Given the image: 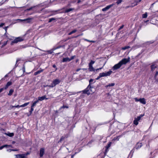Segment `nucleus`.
<instances>
[{"label":"nucleus","mask_w":158,"mask_h":158,"mask_svg":"<svg viewBox=\"0 0 158 158\" xmlns=\"http://www.w3.org/2000/svg\"><path fill=\"white\" fill-rule=\"evenodd\" d=\"M130 60V58H124L121 60L118 63L115 64L113 67L114 70H116L119 68L123 64H125Z\"/></svg>","instance_id":"f257e3e1"},{"label":"nucleus","mask_w":158,"mask_h":158,"mask_svg":"<svg viewBox=\"0 0 158 158\" xmlns=\"http://www.w3.org/2000/svg\"><path fill=\"white\" fill-rule=\"evenodd\" d=\"M93 89V87H92L90 85H89L86 89L82 91V92L83 94H86L87 95H89L94 92V91L92 90Z\"/></svg>","instance_id":"f03ea898"},{"label":"nucleus","mask_w":158,"mask_h":158,"mask_svg":"<svg viewBox=\"0 0 158 158\" xmlns=\"http://www.w3.org/2000/svg\"><path fill=\"white\" fill-rule=\"evenodd\" d=\"M60 82V81L58 79L54 80L51 85H49L50 87L52 88L55 86L59 84Z\"/></svg>","instance_id":"7ed1b4c3"},{"label":"nucleus","mask_w":158,"mask_h":158,"mask_svg":"<svg viewBox=\"0 0 158 158\" xmlns=\"http://www.w3.org/2000/svg\"><path fill=\"white\" fill-rule=\"evenodd\" d=\"M23 39L21 37H18L16 38L14 40L12 41L11 44L13 45L14 44H16L18 42L23 41Z\"/></svg>","instance_id":"20e7f679"},{"label":"nucleus","mask_w":158,"mask_h":158,"mask_svg":"<svg viewBox=\"0 0 158 158\" xmlns=\"http://www.w3.org/2000/svg\"><path fill=\"white\" fill-rule=\"evenodd\" d=\"M135 102H139L143 104H145L146 103L145 99L144 98H140L138 99L137 98H135Z\"/></svg>","instance_id":"39448f33"},{"label":"nucleus","mask_w":158,"mask_h":158,"mask_svg":"<svg viewBox=\"0 0 158 158\" xmlns=\"http://www.w3.org/2000/svg\"><path fill=\"white\" fill-rule=\"evenodd\" d=\"M112 73V71L111 70H110L107 72H105L100 73V74L101 75V76L102 77H107V76H109Z\"/></svg>","instance_id":"423d86ee"},{"label":"nucleus","mask_w":158,"mask_h":158,"mask_svg":"<svg viewBox=\"0 0 158 158\" xmlns=\"http://www.w3.org/2000/svg\"><path fill=\"white\" fill-rule=\"evenodd\" d=\"M114 5V4H112L106 6V7H105L104 8H103L102 9V10L103 11H105L106 10H109L110 8L112 7V6H113Z\"/></svg>","instance_id":"0eeeda50"},{"label":"nucleus","mask_w":158,"mask_h":158,"mask_svg":"<svg viewBox=\"0 0 158 158\" xmlns=\"http://www.w3.org/2000/svg\"><path fill=\"white\" fill-rule=\"evenodd\" d=\"M33 19L32 18H28L27 19H19V20H20L21 21H26L27 23H30L31 22V20Z\"/></svg>","instance_id":"6e6552de"},{"label":"nucleus","mask_w":158,"mask_h":158,"mask_svg":"<svg viewBox=\"0 0 158 158\" xmlns=\"http://www.w3.org/2000/svg\"><path fill=\"white\" fill-rule=\"evenodd\" d=\"M44 153V149L42 148L40 149V157H42Z\"/></svg>","instance_id":"1a4fd4ad"},{"label":"nucleus","mask_w":158,"mask_h":158,"mask_svg":"<svg viewBox=\"0 0 158 158\" xmlns=\"http://www.w3.org/2000/svg\"><path fill=\"white\" fill-rule=\"evenodd\" d=\"M15 156L17 158H23L25 156V154H24L16 155Z\"/></svg>","instance_id":"9d476101"},{"label":"nucleus","mask_w":158,"mask_h":158,"mask_svg":"<svg viewBox=\"0 0 158 158\" xmlns=\"http://www.w3.org/2000/svg\"><path fill=\"white\" fill-rule=\"evenodd\" d=\"M157 67V65L155 64H152L151 66V70L152 71L154 70Z\"/></svg>","instance_id":"9b49d317"},{"label":"nucleus","mask_w":158,"mask_h":158,"mask_svg":"<svg viewBox=\"0 0 158 158\" xmlns=\"http://www.w3.org/2000/svg\"><path fill=\"white\" fill-rule=\"evenodd\" d=\"M12 85V82L11 81H9L8 82L6 86H5V87L4 88L5 89H6L9 86L11 85Z\"/></svg>","instance_id":"f8f14e48"},{"label":"nucleus","mask_w":158,"mask_h":158,"mask_svg":"<svg viewBox=\"0 0 158 158\" xmlns=\"http://www.w3.org/2000/svg\"><path fill=\"white\" fill-rule=\"evenodd\" d=\"M71 61V60L70 59L69 57H66L63 58L62 61L63 62H69Z\"/></svg>","instance_id":"ddd939ff"},{"label":"nucleus","mask_w":158,"mask_h":158,"mask_svg":"<svg viewBox=\"0 0 158 158\" xmlns=\"http://www.w3.org/2000/svg\"><path fill=\"white\" fill-rule=\"evenodd\" d=\"M111 143L110 142L108 145L106 146V149H105V152H107L108 151V148H110V147L111 146Z\"/></svg>","instance_id":"4468645a"},{"label":"nucleus","mask_w":158,"mask_h":158,"mask_svg":"<svg viewBox=\"0 0 158 158\" xmlns=\"http://www.w3.org/2000/svg\"><path fill=\"white\" fill-rule=\"evenodd\" d=\"M39 100L40 101H41L43 100H44L45 99L46 100H48V98H46L45 96H44L41 97H39L38 98Z\"/></svg>","instance_id":"2eb2a0df"},{"label":"nucleus","mask_w":158,"mask_h":158,"mask_svg":"<svg viewBox=\"0 0 158 158\" xmlns=\"http://www.w3.org/2000/svg\"><path fill=\"white\" fill-rule=\"evenodd\" d=\"M142 146V143H137L135 148L136 149H139Z\"/></svg>","instance_id":"dca6fc26"},{"label":"nucleus","mask_w":158,"mask_h":158,"mask_svg":"<svg viewBox=\"0 0 158 158\" xmlns=\"http://www.w3.org/2000/svg\"><path fill=\"white\" fill-rule=\"evenodd\" d=\"M89 69L90 71H95V69L93 68L92 65H89Z\"/></svg>","instance_id":"f3484780"},{"label":"nucleus","mask_w":158,"mask_h":158,"mask_svg":"<svg viewBox=\"0 0 158 158\" xmlns=\"http://www.w3.org/2000/svg\"><path fill=\"white\" fill-rule=\"evenodd\" d=\"M68 137V136H66V135L65 136H62L61 137L59 141L58 142V143H61L62 141L64 140L65 138L66 137L67 138Z\"/></svg>","instance_id":"a211bd4d"},{"label":"nucleus","mask_w":158,"mask_h":158,"mask_svg":"<svg viewBox=\"0 0 158 158\" xmlns=\"http://www.w3.org/2000/svg\"><path fill=\"white\" fill-rule=\"evenodd\" d=\"M43 69H41L40 70H38L34 73V75L36 76L43 72Z\"/></svg>","instance_id":"6ab92c4d"},{"label":"nucleus","mask_w":158,"mask_h":158,"mask_svg":"<svg viewBox=\"0 0 158 158\" xmlns=\"http://www.w3.org/2000/svg\"><path fill=\"white\" fill-rule=\"evenodd\" d=\"M74 10V8H69V9H66L65 11V13H68L69 12H70L71 11H72V10Z\"/></svg>","instance_id":"aec40b11"},{"label":"nucleus","mask_w":158,"mask_h":158,"mask_svg":"<svg viewBox=\"0 0 158 158\" xmlns=\"http://www.w3.org/2000/svg\"><path fill=\"white\" fill-rule=\"evenodd\" d=\"M14 90L13 89H10L9 91V93L8 95L9 96H11Z\"/></svg>","instance_id":"412c9836"},{"label":"nucleus","mask_w":158,"mask_h":158,"mask_svg":"<svg viewBox=\"0 0 158 158\" xmlns=\"http://www.w3.org/2000/svg\"><path fill=\"white\" fill-rule=\"evenodd\" d=\"M77 30H76V29H74V30H73V31H71V32H69V34H68V35H71V34L76 32L77 31Z\"/></svg>","instance_id":"4be33fe9"},{"label":"nucleus","mask_w":158,"mask_h":158,"mask_svg":"<svg viewBox=\"0 0 158 158\" xmlns=\"http://www.w3.org/2000/svg\"><path fill=\"white\" fill-rule=\"evenodd\" d=\"M11 146L10 145H3V146L0 147V150H1L2 149H3V148H4V147H10Z\"/></svg>","instance_id":"5701e85b"},{"label":"nucleus","mask_w":158,"mask_h":158,"mask_svg":"<svg viewBox=\"0 0 158 158\" xmlns=\"http://www.w3.org/2000/svg\"><path fill=\"white\" fill-rule=\"evenodd\" d=\"M148 16L147 13L146 12L145 14L142 15V18H146Z\"/></svg>","instance_id":"b1692460"},{"label":"nucleus","mask_w":158,"mask_h":158,"mask_svg":"<svg viewBox=\"0 0 158 158\" xmlns=\"http://www.w3.org/2000/svg\"><path fill=\"white\" fill-rule=\"evenodd\" d=\"M115 85V84L114 83H111V84H110L108 85H107L106 86V87H110V86H113Z\"/></svg>","instance_id":"393cba45"},{"label":"nucleus","mask_w":158,"mask_h":158,"mask_svg":"<svg viewBox=\"0 0 158 158\" xmlns=\"http://www.w3.org/2000/svg\"><path fill=\"white\" fill-rule=\"evenodd\" d=\"M29 104V102L26 103L24 104H23L21 105L20 107H23L26 106H27V105H28Z\"/></svg>","instance_id":"a878e982"},{"label":"nucleus","mask_w":158,"mask_h":158,"mask_svg":"<svg viewBox=\"0 0 158 158\" xmlns=\"http://www.w3.org/2000/svg\"><path fill=\"white\" fill-rule=\"evenodd\" d=\"M134 124L136 125H137L138 124V121L135 118V119L133 121Z\"/></svg>","instance_id":"bb28decb"},{"label":"nucleus","mask_w":158,"mask_h":158,"mask_svg":"<svg viewBox=\"0 0 158 158\" xmlns=\"http://www.w3.org/2000/svg\"><path fill=\"white\" fill-rule=\"evenodd\" d=\"M130 48V47L129 46H126L125 47H123L122 48V49L123 50H125L126 49H128Z\"/></svg>","instance_id":"cd10ccee"},{"label":"nucleus","mask_w":158,"mask_h":158,"mask_svg":"<svg viewBox=\"0 0 158 158\" xmlns=\"http://www.w3.org/2000/svg\"><path fill=\"white\" fill-rule=\"evenodd\" d=\"M7 135L10 137H12L14 135V134L13 133H9L7 134Z\"/></svg>","instance_id":"c85d7f7f"},{"label":"nucleus","mask_w":158,"mask_h":158,"mask_svg":"<svg viewBox=\"0 0 158 158\" xmlns=\"http://www.w3.org/2000/svg\"><path fill=\"white\" fill-rule=\"evenodd\" d=\"M33 110H34V109H33V107H32L31 106V110H30V113L29 115H31V114H32V111H33ZM29 116V115H28V116Z\"/></svg>","instance_id":"c756f323"},{"label":"nucleus","mask_w":158,"mask_h":158,"mask_svg":"<svg viewBox=\"0 0 158 158\" xmlns=\"http://www.w3.org/2000/svg\"><path fill=\"white\" fill-rule=\"evenodd\" d=\"M55 20V18H50L49 19L48 22L50 23L51 22H52L53 20Z\"/></svg>","instance_id":"7c9ffc66"},{"label":"nucleus","mask_w":158,"mask_h":158,"mask_svg":"<svg viewBox=\"0 0 158 158\" xmlns=\"http://www.w3.org/2000/svg\"><path fill=\"white\" fill-rule=\"evenodd\" d=\"M94 63L95 61L91 60L90 62L89 63V65H92V64H93Z\"/></svg>","instance_id":"2f4dec72"},{"label":"nucleus","mask_w":158,"mask_h":158,"mask_svg":"<svg viewBox=\"0 0 158 158\" xmlns=\"http://www.w3.org/2000/svg\"><path fill=\"white\" fill-rule=\"evenodd\" d=\"M8 41H5L4 42V44L3 45H2V48L4 46H5L7 44Z\"/></svg>","instance_id":"473e14b6"},{"label":"nucleus","mask_w":158,"mask_h":158,"mask_svg":"<svg viewBox=\"0 0 158 158\" xmlns=\"http://www.w3.org/2000/svg\"><path fill=\"white\" fill-rule=\"evenodd\" d=\"M68 108L69 107H68V106H67L63 105V106H61L60 108L62 109V108Z\"/></svg>","instance_id":"72a5a7b5"},{"label":"nucleus","mask_w":158,"mask_h":158,"mask_svg":"<svg viewBox=\"0 0 158 158\" xmlns=\"http://www.w3.org/2000/svg\"><path fill=\"white\" fill-rule=\"evenodd\" d=\"M94 80V79H91L89 80V85H91V84H92V83L93 81Z\"/></svg>","instance_id":"f704fd0d"},{"label":"nucleus","mask_w":158,"mask_h":158,"mask_svg":"<svg viewBox=\"0 0 158 158\" xmlns=\"http://www.w3.org/2000/svg\"><path fill=\"white\" fill-rule=\"evenodd\" d=\"M122 2V0H118L116 2V3L117 4H119L120 3Z\"/></svg>","instance_id":"c9c22d12"},{"label":"nucleus","mask_w":158,"mask_h":158,"mask_svg":"<svg viewBox=\"0 0 158 158\" xmlns=\"http://www.w3.org/2000/svg\"><path fill=\"white\" fill-rule=\"evenodd\" d=\"M35 7V6H33L31 7L30 8L27 9V11H30V10H31L33 8Z\"/></svg>","instance_id":"e433bc0d"},{"label":"nucleus","mask_w":158,"mask_h":158,"mask_svg":"<svg viewBox=\"0 0 158 158\" xmlns=\"http://www.w3.org/2000/svg\"><path fill=\"white\" fill-rule=\"evenodd\" d=\"M48 53L50 54H52L53 52V51L52 50H48L47 51Z\"/></svg>","instance_id":"4c0bfd02"},{"label":"nucleus","mask_w":158,"mask_h":158,"mask_svg":"<svg viewBox=\"0 0 158 158\" xmlns=\"http://www.w3.org/2000/svg\"><path fill=\"white\" fill-rule=\"evenodd\" d=\"M135 118L138 121L140 120L141 117L138 116L137 118Z\"/></svg>","instance_id":"58836bf2"},{"label":"nucleus","mask_w":158,"mask_h":158,"mask_svg":"<svg viewBox=\"0 0 158 158\" xmlns=\"http://www.w3.org/2000/svg\"><path fill=\"white\" fill-rule=\"evenodd\" d=\"M36 104L34 102V103H33L31 107H34L36 106Z\"/></svg>","instance_id":"ea45409f"},{"label":"nucleus","mask_w":158,"mask_h":158,"mask_svg":"<svg viewBox=\"0 0 158 158\" xmlns=\"http://www.w3.org/2000/svg\"><path fill=\"white\" fill-rule=\"evenodd\" d=\"M101 75L100 73L99 74V75L98 77L96 78V80H98L100 78L102 77L101 76Z\"/></svg>","instance_id":"a19ab883"},{"label":"nucleus","mask_w":158,"mask_h":158,"mask_svg":"<svg viewBox=\"0 0 158 158\" xmlns=\"http://www.w3.org/2000/svg\"><path fill=\"white\" fill-rule=\"evenodd\" d=\"M4 89V88L0 89V93L2 92Z\"/></svg>","instance_id":"79ce46f5"},{"label":"nucleus","mask_w":158,"mask_h":158,"mask_svg":"<svg viewBox=\"0 0 158 158\" xmlns=\"http://www.w3.org/2000/svg\"><path fill=\"white\" fill-rule=\"evenodd\" d=\"M75 56H72L71 57V58H70V59L71 60H73Z\"/></svg>","instance_id":"37998d69"},{"label":"nucleus","mask_w":158,"mask_h":158,"mask_svg":"<svg viewBox=\"0 0 158 158\" xmlns=\"http://www.w3.org/2000/svg\"><path fill=\"white\" fill-rule=\"evenodd\" d=\"M141 1V0H139L136 2V4H135V5H137V3H139Z\"/></svg>","instance_id":"c03bdc74"},{"label":"nucleus","mask_w":158,"mask_h":158,"mask_svg":"<svg viewBox=\"0 0 158 158\" xmlns=\"http://www.w3.org/2000/svg\"><path fill=\"white\" fill-rule=\"evenodd\" d=\"M8 27V26H7L5 27V29L6 31V33H5V34H6V33L7 32V28Z\"/></svg>","instance_id":"a18cd8bd"},{"label":"nucleus","mask_w":158,"mask_h":158,"mask_svg":"<svg viewBox=\"0 0 158 158\" xmlns=\"http://www.w3.org/2000/svg\"><path fill=\"white\" fill-rule=\"evenodd\" d=\"M124 27V25H122L119 28V30H120L121 29H122Z\"/></svg>","instance_id":"49530a36"},{"label":"nucleus","mask_w":158,"mask_h":158,"mask_svg":"<svg viewBox=\"0 0 158 158\" xmlns=\"http://www.w3.org/2000/svg\"><path fill=\"white\" fill-rule=\"evenodd\" d=\"M85 40H86V41H88V42H94V41H90L89 40H88L87 39H85Z\"/></svg>","instance_id":"de8ad7c7"},{"label":"nucleus","mask_w":158,"mask_h":158,"mask_svg":"<svg viewBox=\"0 0 158 158\" xmlns=\"http://www.w3.org/2000/svg\"><path fill=\"white\" fill-rule=\"evenodd\" d=\"M4 25V23H2L1 24H0V27H2Z\"/></svg>","instance_id":"09e8293b"},{"label":"nucleus","mask_w":158,"mask_h":158,"mask_svg":"<svg viewBox=\"0 0 158 158\" xmlns=\"http://www.w3.org/2000/svg\"><path fill=\"white\" fill-rule=\"evenodd\" d=\"M15 107L16 108H19L20 107V106H19V105H17L16 106H15Z\"/></svg>","instance_id":"8fccbe9b"},{"label":"nucleus","mask_w":158,"mask_h":158,"mask_svg":"<svg viewBox=\"0 0 158 158\" xmlns=\"http://www.w3.org/2000/svg\"><path fill=\"white\" fill-rule=\"evenodd\" d=\"M158 75V71H156V73L155 74V75L156 76H157Z\"/></svg>","instance_id":"3c124183"},{"label":"nucleus","mask_w":158,"mask_h":158,"mask_svg":"<svg viewBox=\"0 0 158 158\" xmlns=\"http://www.w3.org/2000/svg\"><path fill=\"white\" fill-rule=\"evenodd\" d=\"M40 101V100H39V99L36 100L35 102L36 104L37 103H38L39 102V101Z\"/></svg>","instance_id":"603ef678"},{"label":"nucleus","mask_w":158,"mask_h":158,"mask_svg":"<svg viewBox=\"0 0 158 158\" xmlns=\"http://www.w3.org/2000/svg\"><path fill=\"white\" fill-rule=\"evenodd\" d=\"M156 77L157 76H156L155 75L154 78V79L156 80V81L157 82L158 81H157V80H156Z\"/></svg>","instance_id":"864d4df0"},{"label":"nucleus","mask_w":158,"mask_h":158,"mask_svg":"<svg viewBox=\"0 0 158 158\" xmlns=\"http://www.w3.org/2000/svg\"><path fill=\"white\" fill-rule=\"evenodd\" d=\"M81 69H77V70H76V71L77 72H78L79 71H80V70Z\"/></svg>","instance_id":"5fc2aeb1"},{"label":"nucleus","mask_w":158,"mask_h":158,"mask_svg":"<svg viewBox=\"0 0 158 158\" xmlns=\"http://www.w3.org/2000/svg\"><path fill=\"white\" fill-rule=\"evenodd\" d=\"M119 137H120V136H118V137H117V138H116V139H115V138H114V139H118V140H119Z\"/></svg>","instance_id":"6e6d98bb"},{"label":"nucleus","mask_w":158,"mask_h":158,"mask_svg":"<svg viewBox=\"0 0 158 158\" xmlns=\"http://www.w3.org/2000/svg\"><path fill=\"white\" fill-rule=\"evenodd\" d=\"M54 68H56V65H55V64H54L52 66Z\"/></svg>","instance_id":"4d7b16f0"},{"label":"nucleus","mask_w":158,"mask_h":158,"mask_svg":"<svg viewBox=\"0 0 158 158\" xmlns=\"http://www.w3.org/2000/svg\"><path fill=\"white\" fill-rule=\"evenodd\" d=\"M154 3H152V5H151V7L150 8V9H151V7L153 6V5L154 4Z\"/></svg>","instance_id":"13d9d810"},{"label":"nucleus","mask_w":158,"mask_h":158,"mask_svg":"<svg viewBox=\"0 0 158 158\" xmlns=\"http://www.w3.org/2000/svg\"><path fill=\"white\" fill-rule=\"evenodd\" d=\"M81 2V1L80 0H78V2H77V3H79L80 2Z\"/></svg>","instance_id":"bf43d9fd"},{"label":"nucleus","mask_w":158,"mask_h":158,"mask_svg":"<svg viewBox=\"0 0 158 158\" xmlns=\"http://www.w3.org/2000/svg\"><path fill=\"white\" fill-rule=\"evenodd\" d=\"M11 151H17V150L12 149V150H11Z\"/></svg>","instance_id":"052dcab7"},{"label":"nucleus","mask_w":158,"mask_h":158,"mask_svg":"<svg viewBox=\"0 0 158 158\" xmlns=\"http://www.w3.org/2000/svg\"><path fill=\"white\" fill-rule=\"evenodd\" d=\"M29 154V153H28V152L26 154H25V156H26L27 155H28Z\"/></svg>","instance_id":"680f3d73"},{"label":"nucleus","mask_w":158,"mask_h":158,"mask_svg":"<svg viewBox=\"0 0 158 158\" xmlns=\"http://www.w3.org/2000/svg\"><path fill=\"white\" fill-rule=\"evenodd\" d=\"M135 47H137V48H138L140 47V46H136Z\"/></svg>","instance_id":"e2e57ef3"},{"label":"nucleus","mask_w":158,"mask_h":158,"mask_svg":"<svg viewBox=\"0 0 158 158\" xmlns=\"http://www.w3.org/2000/svg\"><path fill=\"white\" fill-rule=\"evenodd\" d=\"M98 70L99 69H95V71L97 72Z\"/></svg>","instance_id":"0e129e2a"},{"label":"nucleus","mask_w":158,"mask_h":158,"mask_svg":"<svg viewBox=\"0 0 158 158\" xmlns=\"http://www.w3.org/2000/svg\"><path fill=\"white\" fill-rule=\"evenodd\" d=\"M143 115H144L141 114V115H140V116H139V117H141H141H142Z\"/></svg>","instance_id":"69168bd1"},{"label":"nucleus","mask_w":158,"mask_h":158,"mask_svg":"<svg viewBox=\"0 0 158 158\" xmlns=\"http://www.w3.org/2000/svg\"><path fill=\"white\" fill-rule=\"evenodd\" d=\"M103 67H102V68H98V69H99V70H100V69H102V68Z\"/></svg>","instance_id":"338daca9"},{"label":"nucleus","mask_w":158,"mask_h":158,"mask_svg":"<svg viewBox=\"0 0 158 158\" xmlns=\"http://www.w3.org/2000/svg\"><path fill=\"white\" fill-rule=\"evenodd\" d=\"M19 60H17L16 61V63H17L18 62V61H19Z\"/></svg>","instance_id":"774afa93"}]
</instances>
